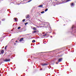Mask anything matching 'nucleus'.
I'll list each match as a JSON object with an SVG mask.
<instances>
[{
	"label": "nucleus",
	"mask_w": 76,
	"mask_h": 76,
	"mask_svg": "<svg viewBox=\"0 0 76 76\" xmlns=\"http://www.w3.org/2000/svg\"><path fill=\"white\" fill-rule=\"evenodd\" d=\"M3 61H5L6 62H7V61H10V60L9 59H3Z\"/></svg>",
	"instance_id": "f257e3e1"
},
{
	"label": "nucleus",
	"mask_w": 76,
	"mask_h": 76,
	"mask_svg": "<svg viewBox=\"0 0 76 76\" xmlns=\"http://www.w3.org/2000/svg\"><path fill=\"white\" fill-rule=\"evenodd\" d=\"M4 53V50H0V54H3Z\"/></svg>",
	"instance_id": "f03ea898"
},
{
	"label": "nucleus",
	"mask_w": 76,
	"mask_h": 76,
	"mask_svg": "<svg viewBox=\"0 0 76 76\" xmlns=\"http://www.w3.org/2000/svg\"><path fill=\"white\" fill-rule=\"evenodd\" d=\"M39 32V31H38V30H37L36 31H32L33 33H36V32Z\"/></svg>",
	"instance_id": "7ed1b4c3"
},
{
	"label": "nucleus",
	"mask_w": 76,
	"mask_h": 76,
	"mask_svg": "<svg viewBox=\"0 0 76 76\" xmlns=\"http://www.w3.org/2000/svg\"><path fill=\"white\" fill-rule=\"evenodd\" d=\"M61 60H62V58H60L58 60V62H60V61H61Z\"/></svg>",
	"instance_id": "20e7f679"
},
{
	"label": "nucleus",
	"mask_w": 76,
	"mask_h": 76,
	"mask_svg": "<svg viewBox=\"0 0 76 76\" xmlns=\"http://www.w3.org/2000/svg\"><path fill=\"white\" fill-rule=\"evenodd\" d=\"M48 65V64H42V66H47Z\"/></svg>",
	"instance_id": "39448f33"
},
{
	"label": "nucleus",
	"mask_w": 76,
	"mask_h": 76,
	"mask_svg": "<svg viewBox=\"0 0 76 76\" xmlns=\"http://www.w3.org/2000/svg\"><path fill=\"white\" fill-rule=\"evenodd\" d=\"M29 18V15H27L26 16V18Z\"/></svg>",
	"instance_id": "423d86ee"
},
{
	"label": "nucleus",
	"mask_w": 76,
	"mask_h": 76,
	"mask_svg": "<svg viewBox=\"0 0 76 76\" xmlns=\"http://www.w3.org/2000/svg\"><path fill=\"white\" fill-rule=\"evenodd\" d=\"M23 38H22L19 41L21 42V41H22L23 40Z\"/></svg>",
	"instance_id": "0eeeda50"
},
{
	"label": "nucleus",
	"mask_w": 76,
	"mask_h": 76,
	"mask_svg": "<svg viewBox=\"0 0 76 76\" xmlns=\"http://www.w3.org/2000/svg\"><path fill=\"white\" fill-rule=\"evenodd\" d=\"M39 7H43L42 5H40L38 6Z\"/></svg>",
	"instance_id": "6e6552de"
},
{
	"label": "nucleus",
	"mask_w": 76,
	"mask_h": 76,
	"mask_svg": "<svg viewBox=\"0 0 76 76\" xmlns=\"http://www.w3.org/2000/svg\"><path fill=\"white\" fill-rule=\"evenodd\" d=\"M17 19H18V18H15L14 20H15V22H17V21H18L17 20Z\"/></svg>",
	"instance_id": "1a4fd4ad"
},
{
	"label": "nucleus",
	"mask_w": 76,
	"mask_h": 76,
	"mask_svg": "<svg viewBox=\"0 0 76 76\" xmlns=\"http://www.w3.org/2000/svg\"><path fill=\"white\" fill-rule=\"evenodd\" d=\"M75 5V4L74 3H73L71 4V6H73Z\"/></svg>",
	"instance_id": "9d476101"
},
{
	"label": "nucleus",
	"mask_w": 76,
	"mask_h": 76,
	"mask_svg": "<svg viewBox=\"0 0 76 76\" xmlns=\"http://www.w3.org/2000/svg\"><path fill=\"white\" fill-rule=\"evenodd\" d=\"M69 1H71V0H67L66 1V3H67V2H69Z\"/></svg>",
	"instance_id": "9b49d317"
},
{
	"label": "nucleus",
	"mask_w": 76,
	"mask_h": 76,
	"mask_svg": "<svg viewBox=\"0 0 76 76\" xmlns=\"http://www.w3.org/2000/svg\"><path fill=\"white\" fill-rule=\"evenodd\" d=\"M33 29L34 30H37V29L35 27H34Z\"/></svg>",
	"instance_id": "f8f14e48"
},
{
	"label": "nucleus",
	"mask_w": 76,
	"mask_h": 76,
	"mask_svg": "<svg viewBox=\"0 0 76 76\" xmlns=\"http://www.w3.org/2000/svg\"><path fill=\"white\" fill-rule=\"evenodd\" d=\"M32 42H35V40H32Z\"/></svg>",
	"instance_id": "ddd939ff"
},
{
	"label": "nucleus",
	"mask_w": 76,
	"mask_h": 76,
	"mask_svg": "<svg viewBox=\"0 0 76 76\" xmlns=\"http://www.w3.org/2000/svg\"><path fill=\"white\" fill-rule=\"evenodd\" d=\"M7 46H6L5 48V50H6V48H7Z\"/></svg>",
	"instance_id": "4468645a"
},
{
	"label": "nucleus",
	"mask_w": 76,
	"mask_h": 76,
	"mask_svg": "<svg viewBox=\"0 0 76 76\" xmlns=\"http://www.w3.org/2000/svg\"><path fill=\"white\" fill-rule=\"evenodd\" d=\"M47 10H48V9L47 8L45 10V12H47Z\"/></svg>",
	"instance_id": "2eb2a0df"
},
{
	"label": "nucleus",
	"mask_w": 76,
	"mask_h": 76,
	"mask_svg": "<svg viewBox=\"0 0 76 76\" xmlns=\"http://www.w3.org/2000/svg\"><path fill=\"white\" fill-rule=\"evenodd\" d=\"M24 24H25V25H26H26L27 24H28V22L25 23Z\"/></svg>",
	"instance_id": "dca6fc26"
},
{
	"label": "nucleus",
	"mask_w": 76,
	"mask_h": 76,
	"mask_svg": "<svg viewBox=\"0 0 76 76\" xmlns=\"http://www.w3.org/2000/svg\"><path fill=\"white\" fill-rule=\"evenodd\" d=\"M44 11H42V12H41V13H44Z\"/></svg>",
	"instance_id": "f3484780"
},
{
	"label": "nucleus",
	"mask_w": 76,
	"mask_h": 76,
	"mask_svg": "<svg viewBox=\"0 0 76 76\" xmlns=\"http://www.w3.org/2000/svg\"><path fill=\"white\" fill-rule=\"evenodd\" d=\"M5 20V19H4H4H2V21H3L4 20Z\"/></svg>",
	"instance_id": "a211bd4d"
},
{
	"label": "nucleus",
	"mask_w": 76,
	"mask_h": 76,
	"mask_svg": "<svg viewBox=\"0 0 76 76\" xmlns=\"http://www.w3.org/2000/svg\"><path fill=\"white\" fill-rule=\"evenodd\" d=\"M20 28V27H19L18 28V29H19Z\"/></svg>",
	"instance_id": "6ab92c4d"
},
{
	"label": "nucleus",
	"mask_w": 76,
	"mask_h": 76,
	"mask_svg": "<svg viewBox=\"0 0 76 76\" xmlns=\"http://www.w3.org/2000/svg\"><path fill=\"white\" fill-rule=\"evenodd\" d=\"M25 19H24L23 20V22H25Z\"/></svg>",
	"instance_id": "aec40b11"
},
{
	"label": "nucleus",
	"mask_w": 76,
	"mask_h": 76,
	"mask_svg": "<svg viewBox=\"0 0 76 76\" xmlns=\"http://www.w3.org/2000/svg\"><path fill=\"white\" fill-rule=\"evenodd\" d=\"M32 0H29V1H28V2H31V1H32Z\"/></svg>",
	"instance_id": "412c9836"
},
{
	"label": "nucleus",
	"mask_w": 76,
	"mask_h": 76,
	"mask_svg": "<svg viewBox=\"0 0 76 76\" xmlns=\"http://www.w3.org/2000/svg\"><path fill=\"white\" fill-rule=\"evenodd\" d=\"M45 36H46L47 35V34H45L44 35Z\"/></svg>",
	"instance_id": "4be33fe9"
},
{
	"label": "nucleus",
	"mask_w": 76,
	"mask_h": 76,
	"mask_svg": "<svg viewBox=\"0 0 76 76\" xmlns=\"http://www.w3.org/2000/svg\"><path fill=\"white\" fill-rule=\"evenodd\" d=\"M43 37H44V36H45V35H43Z\"/></svg>",
	"instance_id": "5701e85b"
},
{
	"label": "nucleus",
	"mask_w": 76,
	"mask_h": 76,
	"mask_svg": "<svg viewBox=\"0 0 76 76\" xmlns=\"http://www.w3.org/2000/svg\"><path fill=\"white\" fill-rule=\"evenodd\" d=\"M56 64H58V63H56Z\"/></svg>",
	"instance_id": "b1692460"
},
{
	"label": "nucleus",
	"mask_w": 76,
	"mask_h": 76,
	"mask_svg": "<svg viewBox=\"0 0 76 76\" xmlns=\"http://www.w3.org/2000/svg\"><path fill=\"white\" fill-rule=\"evenodd\" d=\"M12 40H13V39H12Z\"/></svg>",
	"instance_id": "393cba45"
},
{
	"label": "nucleus",
	"mask_w": 76,
	"mask_h": 76,
	"mask_svg": "<svg viewBox=\"0 0 76 76\" xmlns=\"http://www.w3.org/2000/svg\"><path fill=\"white\" fill-rule=\"evenodd\" d=\"M15 42H17V41H15Z\"/></svg>",
	"instance_id": "a878e982"
},
{
	"label": "nucleus",
	"mask_w": 76,
	"mask_h": 76,
	"mask_svg": "<svg viewBox=\"0 0 76 76\" xmlns=\"http://www.w3.org/2000/svg\"><path fill=\"white\" fill-rule=\"evenodd\" d=\"M50 37H52V36H51Z\"/></svg>",
	"instance_id": "bb28decb"
},
{
	"label": "nucleus",
	"mask_w": 76,
	"mask_h": 76,
	"mask_svg": "<svg viewBox=\"0 0 76 76\" xmlns=\"http://www.w3.org/2000/svg\"><path fill=\"white\" fill-rule=\"evenodd\" d=\"M1 75H0V76H1Z\"/></svg>",
	"instance_id": "cd10ccee"
},
{
	"label": "nucleus",
	"mask_w": 76,
	"mask_h": 76,
	"mask_svg": "<svg viewBox=\"0 0 76 76\" xmlns=\"http://www.w3.org/2000/svg\"><path fill=\"white\" fill-rule=\"evenodd\" d=\"M0 72H1V71H0Z\"/></svg>",
	"instance_id": "c85d7f7f"
},
{
	"label": "nucleus",
	"mask_w": 76,
	"mask_h": 76,
	"mask_svg": "<svg viewBox=\"0 0 76 76\" xmlns=\"http://www.w3.org/2000/svg\"><path fill=\"white\" fill-rule=\"evenodd\" d=\"M64 25V26H65V25Z\"/></svg>",
	"instance_id": "c756f323"
},
{
	"label": "nucleus",
	"mask_w": 76,
	"mask_h": 76,
	"mask_svg": "<svg viewBox=\"0 0 76 76\" xmlns=\"http://www.w3.org/2000/svg\"><path fill=\"white\" fill-rule=\"evenodd\" d=\"M72 0H71V1Z\"/></svg>",
	"instance_id": "7c9ffc66"
}]
</instances>
